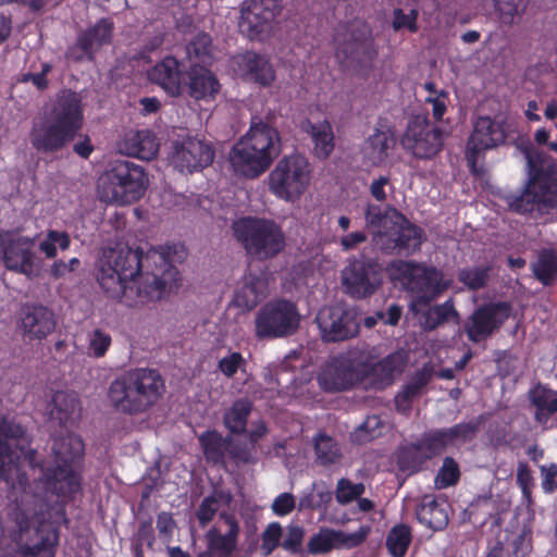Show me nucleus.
<instances>
[{
	"mask_svg": "<svg viewBox=\"0 0 557 557\" xmlns=\"http://www.w3.org/2000/svg\"><path fill=\"white\" fill-rule=\"evenodd\" d=\"M383 282V269L374 259H354L342 272V285L355 299L372 296Z\"/></svg>",
	"mask_w": 557,
	"mask_h": 557,
	"instance_id": "nucleus-16",
	"label": "nucleus"
},
{
	"mask_svg": "<svg viewBox=\"0 0 557 557\" xmlns=\"http://www.w3.org/2000/svg\"><path fill=\"white\" fill-rule=\"evenodd\" d=\"M529 178L520 195L506 197L512 212L530 214L534 219L557 213V168H546L528 154Z\"/></svg>",
	"mask_w": 557,
	"mask_h": 557,
	"instance_id": "nucleus-5",
	"label": "nucleus"
},
{
	"mask_svg": "<svg viewBox=\"0 0 557 557\" xmlns=\"http://www.w3.org/2000/svg\"><path fill=\"white\" fill-rule=\"evenodd\" d=\"M367 377L361 362L348 356H336L325 363L317 376L320 387L325 392H342L354 387Z\"/></svg>",
	"mask_w": 557,
	"mask_h": 557,
	"instance_id": "nucleus-17",
	"label": "nucleus"
},
{
	"mask_svg": "<svg viewBox=\"0 0 557 557\" xmlns=\"http://www.w3.org/2000/svg\"><path fill=\"white\" fill-rule=\"evenodd\" d=\"M367 39L364 27L351 23L338 25L334 33L335 55L339 63L355 60Z\"/></svg>",
	"mask_w": 557,
	"mask_h": 557,
	"instance_id": "nucleus-33",
	"label": "nucleus"
},
{
	"mask_svg": "<svg viewBox=\"0 0 557 557\" xmlns=\"http://www.w3.org/2000/svg\"><path fill=\"white\" fill-rule=\"evenodd\" d=\"M460 467L453 457H445L435 476V484L438 488H447L458 483L460 479Z\"/></svg>",
	"mask_w": 557,
	"mask_h": 557,
	"instance_id": "nucleus-55",
	"label": "nucleus"
},
{
	"mask_svg": "<svg viewBox=\"0 0 557 557\" xmlns=\"http://www.w3.org/2000/svg\"><path fill=\"white\" fill-rule=\"evenodd\" d=\"M234 71L244 81L259 87H270L275 79V71L271 62L255 51H245L233 58Z\"/></svg>",
	"mask_w": 557,
	"mask_h": 557,
	"instance_id": "nucleus-27",
	"label": "nucleus"
},
{
	"mask_svg": "<svg viewBox=\"0 0 557 557\" xmlns=\"http://www.w3.org/2000/svg\"><path fill=\"white\" fill-rule=\"evenodd\" d=\"M480 424L479 420H471L457 423L450 428H444L449 446L471 442L476 436Z\"/></svg>",
	"mask_w": 557,
	"mask_h": 557,
	"instance_id": "nucleus-51",
	"label": "nucleus"
},
{
	"mask_svg": "<svg viewBox=\"0 0 557 557\" xmlns=\"http://www.w3.org/2000/svg\"><path fill=\"white\" fill-rule=\"evenodd\" d=\"M397 271L404 280L410 296L409 308L414 314L421 313L450 286V281L445 280L444 273L433 265L400 261Z\"/></svg>",
	"mask_w": 557,
	"mask_h": 557,
	"instance_id": "nucleus-10",
	"label": "nucleus"
},
{
	"mask_svg": "<svg viewBox=\"0 0 557 557\" xmlns=\"http://www.w3.org/2000/svg\"><path fill=\"white\" fill-rule=\"evenodd\" d=\"M221 84L209 69L191 64L187 71L185 90L195 100H214Z\"/></svg>",
	"mask_w": 557,
	"mask_h": 557,
	"instance_id": "nucleus-32",
	"label": "nucleus"
},
{
	"mask_svg": "<svg viewBox=\"0 0 557 557\" xmlns=\"http://www.w3.org/2000/svg\"><path fill=\"white\" fill-rule=\"evenodd\" d=\"M450 505L444 497L424 495L416 509V517L422 525L436 532L449 522Z\"/></svg>",
	"mask_w": 557,
	"mask_h": 557,
	"instance_id": "nucleus-34",
	"label": "nucleus"
},
{
	"mask_svg": "<svg viewBox=\"0 0 557 557\" xmlns=\"http://www.w3.org/2000/svg\"><path fill=\"white\" fill-rule=\"evenodd\" d=\"M186 256L181 243L150 247L146 252L141 247L108 248L99 259L96 278L109 297L127 307L144 306L178 287L174 263Z\"/></svg>",
	"mask_w": 557,
	"mask_h": 557,
	"instance_id": "nucleus-1",
	"label": "nucleus"
},
{
	"mask_svg": "<svg viewBox=\"0 0 557 557\" xmlns=\"http://www.w3.org/2000/svg\"><path fill=\"white\" fill-rule=\"evenodd\" d=\"M431 380V374L424 370L418 371L411 380L403 385L394 398L395 408L399 413L409 414L412 410V403L422 393Z\"/></svg>",
	"mask_w": 557,
	"mask_h": 557,
	"instance_id": "nucleus-38",
	"label": "nucleus"
},
{
	"mask_svg": "<svg viewBox=\"0 0 557 557\" xmlns=\"http://www.w3.org/2000/svg\"><path fill=\"white\" fill-rule=\"evenodd\" d=\"M230 437L224 438L218 431H206L199 437L206 458L218 465L224 463Z\"/></svg>",
	"mask_w": 557,
	"mask_h": 557,
	"instance_id": "nucleus-43",
	"label": "nucleus"
},
{
	"mask_svg": "<svg viewBox=\"0 0 557 557\" xmlns=\"http://www.w3.org/2000/svg\"><path fill=\"white\" fill-rule=\"evenodd\" d=\"M121 149L129 157L149 161L158 154L159 141L150 129H139L125 136Z\"/></svg>",
	"mask_w": 557,
	"mask_h": 557,
	"instance_id": "nucleus-35",
	"label": "nucleus"
},
{
	"mask_svg": "<svg viewBox=\"0 0 557 557\" xmlns=\"http://www.w3.org/2000/svg\"><path fill=\"white\" fill-rule=\"evenodd\" d=\"M399 212L397 209L388 207L383 208L380 205L369 203L364 210L367 227L385 230V226L392 224V213Z\"/></svg>",
	"mask_w": 557,
	"mask_h": 557,
	"instance_id": "nucleus-53",
	"label": "nucleus"
},
{
	"mask_svg": "<svg viewBox=\"0 0 557 557\" xmlns=\"http://www.w3.org/2000/svg\"><path fill=\"white\" fill-rule=\"evenodd\" d=\"M304 539L305 529L297 524H289L282 541L281 547L290 555L302 554Z\"/></svg>",
	"mask_w": 557,
	"mask_h": 557,
	"instance_id": "nucleus-58",
	"label": "nucleus"
},
{
	"mask_svg": "<svg viewBox=\"0 0 557 557\" xmlns=\"http://www.w3.org/2000/svg\"><path fill=\"white\" fill-rule=\"evenodd\" d=\"M506 140L504 125L490 116H480L473 125L466 147V160L472 174H480L476 163L482 153L503 145Z\"/></svg>",
	"mask_w": 557,
	"mask_h": 557,
	"instance_id": "nucleus-19",
	"label": "nucleus"
},
{
	"mask_svg": "<svg viewBox=\"0 0 557 557\" xmlns=\"http://www.w3.org/2000/svg\"><path fill=\"white\" fill-rule=\"evenodd\" d=\"M235 239L246 255L258 261L277 257L286 247L285 234L276 222L270 219L244 216L233 223Z\"/></svg>",
	"mask_w": 557,
	"mask_h": 557,
	"instance_id": "nucleus-8",
	"label": "nucleus"
},
{
	"mask_svg": "<svg viewBox=\"0 0 557 557\" xmlns=\"http://www.w3.org/2000/svg\"><path fill=\"white\" fill-rule=\"evenodd\" d=\"M391 222L374 236L375 244L383 252L408 257L421 249L425 234L420 226L401 212H393Z\"/></svg>",
	"mask_w": 557,
	"mask_h": 557,
	"instance_id": "nucleus-13",
	"label": "nucleus"
},
{
	"mask_svg": "<svg viewBox=\"0 0 557 557\" xmlns=\"http://www.w3.org/2000/svg\"><path fill=\"white\" fill-rule=\"evenodd\" d=\"M220 519L226 524L223 534L218 527H212L206 534L208 550L219 557H231L237 548L240 532L239 522L234 515L226 511L220 513Z\"/></svg>",
	"mask_w": 557,
	"mask_h": 557,
	"instance_id": "nucleus-31",
	"label": "nucleus"
},
{
	"mask_svg": "<svg viewBox=\"0 0 557 557\" xmlns=\"http://www.w3.org/2000/svg\"><path fill=\"white\" fill-rule=\"evenodd\" d=\"M112 344V337L101 329H96L89 334L88 355L95 358H102Z\"/></svg>",
	"mask_w": 557,
	"mask_h": 557,
	"instance_id": "nucleus-59",
	"label": "nucleus"
},
{
	"mask_svg": "<svg viewBox=\"0 0 557 557\" xmlns=\"http://www.w3.org/2000/svg\"><path fill=\"white\" fill-rule=\"evenodd\" d=\"M315 321L322 339L327 343L343 342L359 333V321L354 309L343 306H327L319 310Z\"/></svg>",
	"mask_w": 557,
	"mask_h": 557,
	"instance_id": "nucleus-18",
	"label": "nucleus"
},
{
	"mask_svg": "<svg viewBox=\"0 0 557 557\" xmlns=\"http://www.w3.org/2000/svg\"><path fill=\"white\" fill-rule=\"evenodd\" d=\"M425 102L432 106V115L435 121H442L444 114L447 111V104L449 102L448 91L442 89L435 96H429L425 98Z\"/></svg>",
	"mask_w": 557,
	"mask_h": 557,
	"instance_id": "nucleus-63",
	"label": "nucleus"
},
{
	"mask_svg": "<svg viewBox=\"0 0 557 557\" xmlns=\"http://www.w3.org/2000/svg\"><path fill=\"white\" fill-rule=\"evenodd\" d=\"M306 131L312 139L314 156L320 160L327 159L335 148L332 124L327 120L318 123L308 121Z\"/></svg>",
	"mask_w": 557,
	"mask_h": 557,
	"instance_id": "nucleus-39",
	"label": "nucleus"
},
{
	"mask_svg": "<svg viewBox=\"0 0 557 557\" xmlns=\"http://www.w3.org/2000/svg\"><path fill=\"white\" fill-rule=\"evenodd\" d=\"M528 399L534 408V420L541 425H546L557 412V391L547 385L537 383L529 391Z\"/></svg>",
	"mask_w": 557,
	"mask_h": 557,
	"instance_id": "nucleus-36",
	"label": "nucleus"
},
{
	"mask_svg": "<svg viewBox=\"0 0 557 557\" xmlns=\"http://www.w3.org/2000/svg\"><path fill=\"white\" fill-rule=\"evenodd\" d=\"M423 313V321L421 322L424 330L433 331L440 325L447 322L451 317H458L451 299L446 300L441 305L428 307L421 312Z\"/></svg>",
	"mask_w": 557,
	"mask_h": 557,
	"instance_id": "nucleus-45",
	"label": "nucleus"
},
{
	"mask_svg": "<svg viewBox=\"0 0 557 557\" xmlns=\"http://www.w3.org/2000/svg\"><path fill=\"white\" fill-rule=\"evenodd\" d=\"M71 246V237L65 231L48 230L45 238L39 243L38 249L47 259H54L58 249L65 251Z\"/></svg>",
	"mask_w": 557,
	"mask_h": 557,
	"instance_id": "nucleus-48",
	"label": "nucleus"
},
{
	"mask_svg": "<svg viewBox=\"0 0 557 557\" xmlns=\"http://www.w3.org/2000/svg\"><path fill=\"white\" fill-rule=\"evenodd\" d=\"M187 71L185 63L166 55L148 71V78L168 95L178 97L185 91Z\"/></svg>",
	"mask_w": 557,
	"mask_h": 557,
	"instance_id": "nucleus-26",
	"label": "nucleus"
},
{
	"mask_svg": "<svg viewBox=\"0 0 557 557\" xmlns=\"http://www.w3.org/2000/svg\"><path fill=\"white\" fill-rule=\"evenodd\" d=\"M54 465L40 468L39 481L46 493L58 497H72L81 491V475L74 463L83 457L84 443L76 435L55 438L52 445Z\"/></svg>",
	"mask_w": 557,
	"mask_h": 557,
	"instance_id": "nucleus-6",
	"label": "nucleus"
},
{
	"mask_svg": "<svg viewBox=\"0 0 557 557\" xmlns=\"http://www.w3.org/2000/svg\"><path fill=\"white\" fill-rule=\"evenodd\" d=\"M314 451L317 461L322 466L334 465L342 457L338 444L331 436L324 433H318L315 435Z\"/></svg>",
	"mask_w": 557,
	"mask_h": 557,
	"instance_id": "nucleus-46",
	"label": "nucleus"
},
{
	"mask_svg": "<svg viewBox=\"0 0 557 557\" xmlns=\"http://www.w3.org/2000/svg\"><path fill=\"white\" fill-rule=\"evenodd\" d=\"M428 460L430 458L418 441L401 446L397 451V465L403 471L418 472Z\"/></svg>",
	"mask_w": 557,
	"mask_h": 557,
	"instance_id": "nucleus-42",
	"label": "nucleus"
},
{
	"mask_svg": "<svg viewBox=\"0 0 557 557\" xmlns=\"http://www.w3.org/2000/svg\"><path fill=\"white\" fill-rule=\"evenodd\" d=\"M310 174V163L304 156H285L269 174V190L280 199L297 200L306 191Z\"/></svg>",
	"mask_w": 557,
	"mask_h": 557,
	"instance_id": "nucleus-11",
	"label": "nucleus"
},
{
	"mask_svg": "<svg viewBox=\"0 0 557 557\" xmlns=\"http://www.w3.org/2000/svg\"><path fill=\"white\" fill-rule=\"evenodd\" d=\"M397 144L396 127L387 117L380 116L361 148V153L367 163L372 166L383 165L395 149Z\"/></svg>",
	"mask_w": 557,
	"mask_h": 557,
	"instance_id": "nucleus-22",
	"label": "nucleus"
},
{
	"mask_svg": "<svg viewBox=\"0 0 557 557\" xmlns=\"http://www.w3.org/2000/svg\"><path fill=\"white\" fill-rule=\"evenodd\" d=\"M300 323L295 302L277 298L265 302L255 318V335L259 339H275L293 335Z\"/></svg>",
	"mask_w": 557,
	"mask_h": 557,
	"instance_id": "nucleus-12",
	"label": "nucleus"
},
{
	"mask_svg": "<svg viewBox=\"0 0 557 557\" xmlns=\"http://www.w3.org/2000/svg\"><path fill=\"white\" fill-rule=\"evenodd\" d=\"M164 393L165 382L158 370L135 368L111 382L108 399L115 411L136 416L154 407Z\"/></svg>",
	"mask_w": 557,
	"mask_h": 557,
	"instance_id": "nucleus-3",
	"label": "nucleus"
},
{
	"mask_svg": "<svg viewBox=\"0 0 557 557\" xmlns=\"http://www.w3.org/2000/svg\"><path fill=\"white\" fill-rule=\"evenodd\" d=\"M512 314L508 301H491L478 306L462 325L467 338L474 344L484 342L498 332Z\"/></svg>",
	"mask_w": 557,
	"mask_h": 557,
	"instance_id": "nucleus-15",
	"label": "nucleus"
},
{
	"mask_svg": "<svg viewBox=\"0 0 557 557\" xmlns=\"http://www.w3.org/2000/svg\"><path fill=\"white\" fill-rule=\"evenodd\" d=\"M367 370V377H373V385L377 389H383L394 383L397 375L401 374L408 363V354L403 350H396L388 354L375 363L361 361Z\"/></svg>",
	"mask_w": 557,
	"mask_h": 557,
	"instance_id": "nucleus-29",
	"label": "nucleus"
},
{
	"mask_svg": "<svg viewBox=\"0 0 557 557\" xmlns=\"http://www.w3.org/2000/svg\"><path fill=\"white\" fill-rule=\"evenodd\" d=\"M149 185L144 166L124 159L114 160L99 178V193L108 202L131 205L140 200Z\"/></svg>",
	"mask_w": 557,
	"mask_h": 557,
	"instance_id": "nucleus-9",
	"label": "nucleus"
},
{
	"mask_svg": "<svg viewBox=\"0 0 557 557\" xmlns=\"http://www.w3.org/2000/svg\"><path fill=\"white\" fill-rule=\"evenodd\" d=\"M113 29L114 25L110 18H100L77 36L75 46L67 51V57L76 62L84 59L94 61L96 51L111 41Z\"/></svg>",
	"mask_w": 557,
	"mask_h": 557,
	"instance_id": "nucleus-24",
	"label": "nucleus"
},
{
	"mask_svg": "<svg viewBox=\"0 0 557 557\" xmlns=\"http://www.w3.org/2000/svg\"><path fill=\"white\" fill-rule=\"evenodd\" d=\"M57 326L55 314L42 305L25 306L21 311V329L30 341H41L50 335Z\"/></svg>",
	"mask_w": 557,
	"mask_h": 557,
	"instance_id": "nucleus-28",
	"label": "nucleus"
},
{
	"mask_svg": "<svg viewBox=\"0 0 557 557\" xmlns=\"http://www.w3.org/2000/svg\"><path fill=\"white\" fill-rule=\"evenodd\" d=\"M57 544V533L42 535L33 545H21L16 550L15 557H54Z\"/></svg>",
	"mask_w": 557,
	"mask_h": 557,
	"instance_id": "nucleus-47",
	"label": "nucleus"
},
{
	"mask_svg": "<svg viewBox=\"0 0 557 557\" xmlns=\"http://www.w3.org/2000/svg\"><path fill=\"white\" fill-rule=\"evenodd\" d=\"M247 361L239 351H232L218 362L219 371L226 377H233L237 371H246Z\"/></svg>",
	"mask_w": 557,
	"mask_h": 557,
	"instance_id": "nucleus-60",
	"label": "nucleus"
},
{
	"mask_svg": "<svg viewBox=\"0 0 557 557\" xmlns=\"http://www.w3.org/2000/svg\"><path fill=\"white\" fill-rule=\"evenodd\" d=\"M418 442L430 460L441 455L449 446L444 429L424 432Z\"/></svg>",
	"mask_w": 557,
	"mask_h": 557,
	"instance_id": "nucleus-52",
	"label": "nucleus"
},
{
	"mask_svg": "<svg viewBox=\"0 0 557 557\" xmlns=\"http://www.w3.org/2000/svg\"><path fill=\"white\" fill-rule=\"evenodd\" d=\"M366 491L363 483H352L349 479L342 478L336 485V500L341 505H346L358 499Z\"/></svg>",
	"mask_w": 557,
	"mask_h": 557,
	"instance_id": "nucleus-57",
	"label": "nucleus"
},
{
	"mask_svg": "<svg viewBox=\"0 0 557 557\" xmlns=\"http://www.w3.org/2000/svg\"><path fill=\"white\" fill-rule=\"evenodd\" d=\"M252 411V403L247 398H239L233 403L223 416L225 428L235 435L247 432V421Z\"/></svg>",
	"mask_w": 557,
	"mask_h": 557,
	"instance_id": "nucleus-40",
	"label": "nucleus"
},
{
	"mask_svg": "<svg viewBox=\"0 0 557 557\" xmlns=\"http://www.w3.org/2000/svg\"><path fill=\"white\" fill-rule=\"evenodd\" d=\"M498 21L511 25L525 10L524 0H493Z\"/></svg>",
	"mask_w": 557,
	"mask_h": 557,
	"instance_id": "nucleus-54",
	"label": "nucleus"
},
{
	"mask_svg": "<svg viewBox=\"0 0 557 557\" xmlns=\"http://www.w3.org/2000/svg\"><path fill=\"white\" fill-rule=\"evenodd\" d=\"M211 38L207 34H200L194 38L187 46V53L202 62L210 55Z\"/></svg>",
	"mask_w": 557,
	"mask_h": 557,
	"instance_id": "nucleus-62",
	"label": "nucleus"
},
{
	"mask_svg": "<svg viewBox=\"0 0 557 557\" xmlns=\"http://www.w3.org/2000/svg\"><path fill=\"white\" fill-rule=\"evenodd\" d=\"M281 152V135L267 122L251 121L249 131L232 148L230 162L236 175L257 178Z\"/></svg>",
	"mask_w": 557,
	"mask_h": 557,
	"instance_id": "nucleus-4",
	"label": "nucleus"
},
{
	"mask_svg": "<svg viewBox=\"0 0 557 557\" xmlns=\"http://www.w3.org/2000/svg\"><path fill=\"white\" fill-rule=\"evenodd\" d=\"M491 267H469L460 269L458 281L470 290H479L487 285Z\"/></svg>",
	"mask_w": 557,
	"mask_h": 557,
	"instance_id": "nucleus-49",
	"label": "nucleus"
},
{
	"mask_svg": "<svg viewBox=\"0 0 557 557\" xmlns=\"http://www.w3.org/2000/svg\"><path fill=\"white\" fill-rule=\"evenodd\" d=\"M412 542V530L408 524L394 525L386 536V548L392 557H405Z\"/></svg>",
	"mask_w": 557,
	"mask_h": 557,
	"instance_id": "nucleus-44",
	"label": "nucleus"
},
{
	"mask_svg": "<svg viewBox=\"0 0 557 557\" xmlns=\"http://www.w3.org/2000/svg\"><path fill=\"white\" fill-rule=\"evenodd\" d=\"M214 157L215 151L211 144L187 136L182 141L173 144L169 160L178 172L194 173L209 166Z\"/></svg>",
	"mask_w": 557,
	"mask_h": 557,
	"instance_id": "nucleus-21",
	"label": "nucleus"
},
{
	"mask_svg": "<svg viewBox=\"0 0 557 557\" xmlns=\"http://www.w3.org/2000/svg\"><path fill=\"white\" fill-rule=\"evenodd\" d=\"M269 294V278L265 272H247L236 289L233 302L237 308L250 311Z\"/></svg>",
	"mask_w": 557,
	"mask_h": 557,
	"instance_id": "nucleus-30",
	"label": "nucleus"
},
{
	"mask_svg": "<svg viewBox=\"0 0 557 557\" xmlns=\"http://www.w3.org/2000/svg\"><path fill=\"white\" fill-rule=\"evenodd\" d=\"M400 144L414 158L430 160L443 148V132L426 115H413L408 121Z\"/></svg>",
	"mask_w": 557,
	"mask_h": 557,
	"instance_id": "nucleus-14",
	"label": "nucleus"
},
{
	"mask_svg": "<svg viewBox=\"0 0 557 557\" xmlns=\"http://www.w3.org/2000/svg\"><path fill=\"white\" fill-rule=\"evenodd\" d=\"M81 409V401L76 393L58 391L51 400L50 416L60 426H67L75 420Z\"/></svg>",
	"mask_w": 557,
	"mask_h": 557,
	"instance_id": "nucleus-37",
	"label": "nucleus"
},
{
	"mask_svg": "<svg viewBox=\"0 0 557 557\" xmlns=\"http://www.w3.org/2000/svg\"><path fill=\"white\" fill-rule=\"evenodd\" d=\"M369 533L368 528L361 527L358 531L346 533L342 530L331 528H321L314 533L307 543V553L311 555H321L330 553L332 549L355 548L361 545Z\"/></svg>",
	"mask_w": 557,
	"mask_h": 557,
	"instance_id": "nucleus-23",
	"label": "nucleus"
},
{
	"mask_svg": "<svg viewBox=\"0 0 557 557\" xmlns=\"http://www.w3.org/2000/svg\"><path fill=\"white\" fill-rule=\"evenodd\" d=\"M534 277L544 286L557 281V251L552 248L542 249L535 262L531 263Z\"/></svg>",
	"mask_w": 557,
	"mask_h": 557,
	"instance_id": "nucleus-41",
	"label": "nucleus"
},
{
	"mask_svg": "<svg viewBox=\"0 0 557 557\" xmlns=\"http://www.w3.org/2000/svg\"><path fill=\"white\" fill-rule=\"evenodd\" d=\"M29 445L25 429L2 416V481L24 492L29 486L25 468L37 466L36 450Z\"/></svg>",
	"mask_w": 557,
	"mask_h": 557,
	"instance_id": "nucleus-7",
	"label": "nucleus"
},
{
	"mask_svg": "<svg viewBox=\"0 0 557 557\" xmlns=\"http://www.w3.org/2000/svg\"><path fill=\"white\" fill-rule=\"evenodd\" d=\"M35 239L20 237L8 247H2V261L9 270L37 276L41 268V259L34 251Z\"/></svg>",
	"mask_w": 557,
	"mask_h": 557,
	"instance_id": "nucleus-25",
	"label": "nucleus"
},
{
	"mask_svg": "<svg viewBox=\"0 0 557 557\" xmlns=\"http://www.w3.org/2000/svg\"><path fill=\"white\" fill-rule=\"evenodd\" d=\"M84 125V110L81 97L71 89L61 90L52 108L50 117L35 123L30 131L32 146L42 153H55L65 148L76 137L73 151L88 159L94 145L87 134H81Z\"/></svg>",
	"mask_w": 557,
	"mask_h": 557,
	"instance_id": "nucleus-2",
	"label": "nucleus"
},
{
	"mask_svg": "<svg viewBox=\"0 0 557 557\" xmlns=\"http://www.w3.org/2000/svg\"><path fill=\"white\" fill-rule=\"evenodd\" d=\"M220 500H225L228 503L231 500V494L223 491H214L212 495H209L202 499L196 511V518L201 527H206L213 520L219 509L218 503Z\"/></svg>",
	"mask_w": 557,
	"mask_h": 557,
	"instance_id": "nucleus-50",
	"label": "nucleus"
},
{
	"mask_svg": "<svg viewBox=\"0 0 557 557\" xmlns=\"http://www.w3.org/2000/svg\"><path fill=\"white\" fill-rule=\"evenodd\" d=\"M418 11L412 9L406 14L401 9L394 10L393 27L395 30L408 29L410 33H417L419 27L417 24Z\"/></svg>",
	"mask_w": 557,
	"mask_h": 557,
	"instance_id": "nucleus-61",
	"label": "nucleus"
},
{
	"mask_svg": "<svg viewBox=\"0 0 557 557\" xmlns=\"http://www.w3.org/2000/svg\"><path fill=\"white\" fill-rule=\"evenodd\" d=\"M283 528L278 522H271L261 534V553L270 556L282 544Z\"/></svg>",
	"mask_w": 557,
	"mask_h": 557,
	"instance_id": "nucleus-56",
	"label": "nucleus"
},
{
	"mask_svg": "<svg viewBox=\"0 0 557 557\" xmlns=\"http://www.w3.org/2000/svg\"><path fill=\"white\" fill-rule=\"evenodd\" d=\"M282 10L280 0H245L240 8L239 32L250 40H259Z\"/></svg>",
	"mask_w": 557,
	"mask_h": 557,
	"instance_id": "nucleus-20",
	"label": "nucleus"
},
{
	"mask_svg": "<svg viewBox=\"0 0 557 557\" xmlns=\"http://www.w3.org/2000/svg\"><path fill=\"white\" fill-rule=\"evenodd\" d=\"M542 476V490L545 494H553L557 490V463L540 467Z\"/></svg>",
	"mask_w": 557,
	"mask_h": 557,
	"instance_id": "nucleus-64",
	"label": "nucleus"
}]
</instances>
